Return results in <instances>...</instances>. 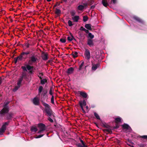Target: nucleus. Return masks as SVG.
<instances>
[{"label":"nucleus","mask_w":147,"mask_h":147,"mask_svg":"<svg viewBox=\"0 0 147 147\" xmlns=\"http://www.w3.org/2000/svg\"><path fill=\"white\" fill-rule=\"evenodd\" d=\"M122 126L124 128L127 129H128L129 128V127L128 125L125 123L122 125Z\"/></svg>","instance_id":"nucleus-32"},{"label":"nucleus","mask_w":147,"mask_h":147,"mask_svg":"<svg viewBox=\"0 0 147 147\" xmlns=\"http://www.w3.org/2000/svg\"><path fill=\"white\" fill-rule=\"evenodd\" d=\"M111 130H112L108 129V131H107V132H108L109 134H111L112 132Z\"/></svg>","instance_id":"nucleus-59"},{"label":"nucleus","mask_w":147,"mask_h":147,"mask_svg":"<svg viewBox=\"0 0 147 147\" xmlns=\"http://www.w3.org/2000/svg\"><path fill=\"white\" fill-rule=\"evenodd\" d=\"M43 131L42 130H41V129H40V130H39L38 131V134H41V133L42 131Z\"/></svg>","instance_id":"nucleus-60"},{"label":"nucleus","mask_w":147,"mask_h":147,"mask_svg":"<svg viewBox=\"0 0 147 147\" xmlns=\"http://www.w3.org/2000/svg\"><path fill=\"white\" fill-rule=\"evenodd\" d=\"M84 31H85L86 33H88L89 34V31L88 30H86V29H85V30H84Z\"/></svg>","instance_id":"nucleus-58"},{"label":"nucleus","mask_w":147,"mask_h":147,"mask_svg":"<svg viewBox=\"0 0 147 147\" xmlns=\"http://www.w3.org/2000/svg\"><path fill=\"white\" fill-rule=\"evenodd\" d=\"M38 56L34 54L31 55V56L29 57V60L28 61V63L30 65H32L33 63H37L38 60Z\"/></svg>","instance_id":"nucleus-2"},{"label":"nucleus","mask_w":147,"mask_h":147,"mask_svg":"<svg viewBox=\"0 0 147 147\" xmlns=\"http://www.w3.org/2000/svg\"><path fill=\"white\" fill-rule=\"evenodd\" d=\"M79 19V16H75L72 18V19L74 21L76 22H78Z\"/></svg>","instance_id":"nucleus-24"},{"label":"nucleus","mask_w":147,"mask_h":147,"mask_svg":"<svg viewBox=\"0 0 147 147\" xmlns=\"http://www.w3.org/2000/svg\"><path fill=\"white\" fill-rule=\"evenodd\" d=\"M106 124V123L105 122H102L101 123V125L103 127H105Z\"/></svg>","instance_id":"nucleus-50"},{"label":"nucleus","mask_w":147,"mask_h":147,"mask_svg":"<svg viewBox=\"0 0 147 147\" xmlns=\"http://www.w3.org/2000/svg\"><path fill=\"white\" fill-rule=\"evenodd\" d=\"M105 128H107L108 129L113 130V127L110 126L109 125L107 124V123L106 124Z\"/></svg>","instance_id":"nucleus-36"},{"label":"nucleus","mask_w":147,"mask_h":147,"mask_svg":"<svg viewBox=\"0 0 147 147\" xmlns=\"http://www.w3.org/2000/svg\"><path fill=\"white\" fill-rule=\"evenodd\" d=\"M55 13L58 16H59L61 13V11L59 9L56 8L55 9Z\"/></svg>","instance_id":"nucleus-28"},{"label":"nucleus","mask_w":147,"mask_h":147,"mask_svg":"<svg viewBox=\"0 0 147 147\" xmlns=\"http://www.w3.org/2000/svg\"><path fill=\"white\" fill-rule=\"evenodd\" d=\"M85 28H84L83 26H81L80 28V30H82V31H84V30H85Z\"/></svg>","instance_id":"nucleus-55"},{"label":"nucleus","mask_w":147,"mask_h":147,"mask_svg":"<svg viewBox=\"0 0 147 147\" xmlns=\"http://www.w3.org/2000/svg\"><path fill=\"white\" fill-rule=\"evenodd\" d=\"M30 130L32 132H36L38 130V129L36 127L32 126L31 127Z\"/></svg>","instance_id":"nucleus-27"},{"label":"nucleus","mask_w":147,"mask_h":147,"mask_svg":"<svg viewBox=\"0 0 147 147\" xmlns=\"http://www.w3.org/2000/svg\"><path fill=\"white\" fill-rule=\"evenodd\" d=\"M43 89V87L40 86L39 87L38 90V93H40L42 91Z\"/></svg>","instance_id":"nucleus-39"},{"label":"nucleus","mask_w":147,"mask_h":147,"mask_svg":"<svg viewBox=\"0 0 147 147\" xmlns=\"http://www.w3.org/2000/svg\"><path fill=\"white\" fill-rule=\"evenodd\" d=\"M133 19L138 22L139 23H141L142 24H144V21L140 18H139L138 17L136 16H134L133 17Z\"/></svg>","instance_id":"nucleus-9"},{"label":"nucleus","mask_w":147,"mask_h":147,"mask_svg":"<svg viewBox=\"0 0 147 147\" xmlns=\"http://www.w3.org/2000/svg\"><path fill=\"white\" fill-rule=\"evenodd\" d=\"M111 2H112L113 4H115L116 3V0H111Z\"/></svg>","instance_id":"nucleus-57"},{"label":"nucleus","mask_w":147,"mask_h":147,"mask_svg":"<svg viewBox=\"0 0 147 147\" xmlns=\"http://www.w3.org/2000/svg\"><path fill=\"white\" fill-rule=\"evenodd\" d=\"M31 65L28 63V64L25 65V66H22L21 68L24 71H27V70L28 71L34 68L33 66Z\"/></svg>","instance_id":"nucleus-3"},{"label":"nucleus","mask_w":147,"mask_h":147,"mask_svg":"<svg viewBox=\"0 0 147 147\" xmlns=\"http://www.w3.org/2000/svg\"><path fill=\"white\" fill-rule=\"evenodd\" d=\"M20 86H21L20 85H18L17 86H15L13 90V92H16L20 87Z\"/></svg>","instance_id":"nucleus-34"},{"label":"nucleus","mask_w":147,"mask_h":147,"mask_svg":"<svg viewBox=\"0 0 147 147\" xmlns=\"http://www.w3.org/2000/svg\"><path fill=\"white\" fill-rule=\"evenodd\" d=\"M48 54L43 52L42 53L41 57L42 59L44 61H46L48 59Z\"/></svg>","instance_id":"nucleus-11"},{"label":"nucleus","mask_w":147,"mask_h":147,"mask_svg":"<svg viewBox=\"0 0 147 147\" xmlns=\"http://www.w3.org/2000/svg\"><path fill=\"white\" fill-rule=\"evenodd\" d=\"M102 130L104 132H107V131H108V129H103Z\"/></svg>","instance_id":"nucleus-61"},{"label":"nucleus","mask_w":147,"mask_h":147,"mask_svg":"<svg viewBox=\"0 0 147 147\" xmlns=\"http://www.w3.org/2000/svg\"><path fill=\"white\" fill-rule=\"evenodd\" d=\"M79 104L80 105V104H81L82 107L86 105V102L85 100H84L83 101H80L79 102Z\"/></svg>","instance_id":"nucleus-26"},{"label":"nucleus","mask_w":147,"mask_h":147,"mask_svg":"<svg viewBox=\"0 0 147 147\" xmlns=\"http://www.w3.org/2000/svg\"><path fill=\"white\" fill-rule=\"evenodd\" d=\"M52 97L51 99V102L52 103L54 104V96L53 95H51Z\"/></svg>","instance_id":"nucleus-44"},{"label":"nucleus","mask_w":147,"mask_h":147,"mask_svg":"<svg viewBox=\"0 0 147 147\" xmlns=\"http://www.w3.org/2000/svg\"><path fill=\"white\" fill-rule=\"evenodd\" d=\"M38 127L40 129L43 131H45L46 129V127L45 125L42 123H39L38 124Z\"/></svg>","instance_id":"nucleus-8"},{"label":"nucleus","mask_w":147,"mask_h":147,"mask_svg":"<svg viewBox=\"0 0 147 147\" xmlns=\"http://www.w3.org/2000/svg\"><path fill=\"white\" fill-rule=\"evenodd\" d=\"M102 3L104 6L107 7L109 5V4L107 3V0H102Z\"/></svg>","instance_id":"nucleus-21"},{"label":"nucleus","mask_w":147,"mask_h":147,"mask_svg":"<svg viewBox=\"0 0 147 147\" xmlns=\"http://www.w3.org/2000/svg\"><path fill=\"white\" fill-rule=\"evenodd\" d=\"M28 73L31 74H33V73L34 72V71L33 70V69H31V70H28Z\"/></svg>","instance_id":"nucleus-51"},{"label":"nucleus","mask_w":147,"mask_h":147,"mask_svg":"<svg viewBox=\"0 0 147 147\" xmlns=\"http://www.w3.org/2000/svg\"><path fill=\"white\" fill-rule=\"evenodd\" d=\"M9 121L5 122L4 124L5 126H6L8 125L9 123Z\"/></svg>","instance_id":"nucleus-56"},{"label":"nucleus","mask_w":147,"mask_h":147,"mask_svg":"<svg viewBox=\"0 0 147 147\" xmlns=\"http://www.w3.org/2000/svg\"><path fill=\"white\" fill-rule=\"evenodd\" d=\"M18 59H17V57H15L14 59V61L15 63L16 64L17 63L18 60Z\"/></svg>","instance_id":"nucleus-53"},{"label":"nucleus","mask_w":147,"mask_h":147,"mask_svg":"<svg viewBox=\"0 0 147 147\" xmlns=\"http://www.w3.org/2000/svg\"><path fill=\"white\" fill-rule=\"evenodd\" d=\"M84 64V61H83L79 66V67L78 71H79L81 70L82 69V67L83 66Z\"/></svg>","instance_id":"nucleus-30"},{"label":"nucleus","mask_w":147,"mask_h":147,"mask_svg":"<svg viewBox=\"0 0 147 147\" xmlns=\"http://www.w3.org/2000/svg\"><path fill=\"white\" fill-rule=\"evenodd\" d=\"M22 53L24 55H27L30 54L31 53L30 51H27L25 52H22Z\"/></svg>","instance_id":"nucleus-41"},{"label":"nucleus","mask_w":147,"mask_h":147,"mask_svg":"<svg viewBox=\"0 0 147 147\" xmlns=\"http://www.w3.org/2000/svg\"><path fill=\"white\" fill-rule=\"evenodd\" d=\"M23 78H21L20 76L18 80V81L17 83V85H20L21 86V84L22 83V82L23 80Z\"/></svg>","instance_id":"nucleus-25"},{"label":"nucleus","mask_w":147,"mask_h":147,"mask_svg":"<svg viewBox=\"0 0 147 147\" xmlns=\"http://www.w3.org/2000/svg\"><path fill=\"white\" fill-rule=\"evenodd\" d=\"M44 135V134L39 135L37 137H36V138H41V137H42Z\"/></svg>","instance_id":"nucleus-52"},{"label":"nucleus","mask_w":147,"mask_h":147,"mask_svg":"<svg viewBox=\"0 0 147 147\" xmlns=\"http://www.w3.org/2000/svg\"><path fill=\"white\" fill-rule=\"evenodd\" d=\"M74 70V69L73 67H70L67 69V73L68 75H70L73 73Z\"/></svg>","instance_id":"nucleus-14"},{"label":"nucleus","mask_w":147,"mask_h":147,"mask_svg":"<svg viewBox=\"0 0 147 147\" xmlns=\"http://www.w3.org/2000/svg\"><path fill=\"white\" fill-rule=\"evenodd\" d=\"M140 138H142L144 139H147V135H144L142 136H140Z\"/></svg>","instance_id":"nucleus-47"},{"label":"nucleus","mask_w":147,"mask_h":147,"mask_svg":"<svg viewBox=\"0 0 147 147\" xmlns=\"http://www.w3.org/2000/svg\"><path fill=\"white\" fill-rule=\"evenodd\" d=\"M94 115L97 119L100 120V118L99 115L96 112H94Z\"/></svg>","instance_id":"nucleus-38"},{"label":"nucleus","mask_w":147,"mask_h":147,"mask_svg":"<svg viewBox=\"0 0 147 147\" xmlns=\"http://www.w3.org/2000/svg\"><path fill=\"white\" fill-rule=\"evenodd\" d=\"M80 92V94L81 96L83 97L84 98H86L87 96V94L84 92Z\"/></svg>","instance_id":"nucleus-22"},{"label":"nucleus","mask_w":147,"mask_h":147,"mask_svg":"<svg viewBox=\"0 0 147 147\" xmlns=\"http://www.w3.org/2000/svg\"><path fill=\"white\" fill-rule=\"evenodd\" d=\"M9 103L10 102L9 101L5 102L4 103V104L3 105V107H9L8 105Z\"/></svg>","instance_id":"nucleus-33"},{"label":"nucleus","mask_w":147,"mask_h":147,"mask_svg":"<svg viewBox=\"0 0 147 147\" xmlns=\"http://www.w3.org/2000/svg\"><path fill=\"white\" fill-rule=\"evenodd\" d=\"M99 66V64L98 63L95 65H92V69L93 70H95Z\"/></svg>","instance_id":"nucleus-18"},{"label":"nucleus","mask_w":147,"mask_h":147,"mask_svg":"<svg viewBox=\"0 0 147 147\" xmlns=\"http://www.w3.org/2000/svg\"><path fill=\"white\" fill-rule=\"evenodd\" d=\"M94 123L97 127H98V125L96 123L94 122Z\"/></svg>","instance_id":"nucleus-64"},{"label":"nucleus","mask_w":147,"mask_h":147,"mask_svg":"<svg viewBox=\"0 0 147 147\" xmlns=\"http://www.w3.org/2000/svg\"><path fill=\"white\" fill-rule=\"evenodd\" d=\"M54 91V89L53 86H51L50 87V89L49 92V94L51 95H52L53 94V92Z\"/></svg>","instance_id":"nucleus-29"},{"label":"nucleus","mask_w":147,"mask_h":147,"mask_svg":"<svg viewBox=\"0 0 147 147\" xmlns=\"http://www.w3.org/2000/svg\"><path fill=\"white\" fill-rule=\"evenodd\" d=\"M6 126L4 124L3 125L1 128L0 129V131H1V134L4 132L6 129Z\"/></svg>","instance_id":"nucleus-23"},{"label":"nucleus","mask_w":147,"mask_h":147,"mask_svg":"<svg viewBox=\"0 0 147 147\" xmlns=\"http://www.w3.org/2000/svg\"><path fill=\"white\" fill-rule=\"evenodd\" d=\"M80 140L82 145L80 143H78L77 144V146L78 147H87V146L85 144V143L80 138Z\"/></svg>","instance_id":"nucleus-10"},{"label":"nucleus","mask_w":147,"mask_h":147,"mask_svg":"<svg viewBox=\"0 0 147 147\" xmlns=\"http://www.w3.org/2000/svg\"><path fill=\"white\" fill-rule=\"evenodd\" d=\"M119 125L117 124H116L115 126L113 127V129H118L119 128Z\"/></svg>","instance_id":"nucleus-46"},{"label":"nucleus","mask_w":147,"mask_h":147,"mask_svg":"<svg viewBox=\"0 0 147 147\" xmlns=\"http://www.w3.org/2000/svg\"><path fill=\"white\" fill-rule=\"evenodd\" d=\"M33 102L34 104L36 105H38L39 104V101L36 97H35L33 99Z\"/></svg>","instance_id":"nucleus-12"},{"label":"nucleus","mask_w":147,"mask_h":147,"mask_svg":"<svg viewBox=\"0 0 147 147\" xmlns=\"http://www.w3.org/2000/svg\"><path fill=\"white\" fill-rule=\"evenodd\" d=\"M74 58H76L77 57L78 55V53L76 51L74 52Z\"/></svg>","instance_id":"nucleus-43"},{"label":"nucleus","mask_w":147,"mask_h":147,"mask_svg":"<svg viewBox=\"0 0 147 147\" xmlns=\"http://www.w3.org/2000/svg\"><path fill=\"white\" fill-rule=\"evenodd\" d=\"M88 19V17L86 16H84L83 17V21L84 22H86L87 21Z\"/></svg>","instance_id":"nucleus-40"},{"label":"nucleus","mask_w":147,"mask_h":147,"mask_svg":"<svg viewBox=\"0 0 147 147\" xmlns=\"http://www.w3.org/2000/svg\"><path fill=\"white\" fill-rule=\"evenodd\" d=\"M87 44L90 47L94 46L93 40L91 39L88 38L87 41Z\"/></svg>","instance_id":"nucleus-7"},{"label":"nucleus","mask_w":147,"mask_h":147,"mask_svg":"<svg viewBox=\"0 0 147 147\" xmlns=\"http://www.w3.org/2000/svg\"><path fill=\"white\" fill-rule=\"evenodd\" d=\"M9 111V107H3V108L0 111V113L1 115H4L7 113Z\"/></svg>","instance_id":"nucleus-5"},{"label":"nucleus","mask_w":147,"mask_h":147,"mask_svg":"<svg viewBox=\"0 0 147 147\" xmlns=\"http://www.w3.org/2000/svg\"><path fill=\"white\" fill-rule=\"evenodd\" d=\"M84 55L85 58L89 60L90 58V54L89 50L87 49H85Z\"/></svg>","instance_id":"nucleus-4"},{"label":"nucleus","mask_w":147,"mask_h":147,"mask_svg":"<svg viewBox=\"0 0 147 147\" xmlns=\"http://www.w3.org/2000/svg\"><path fill=\"white\" fill-rule=\"evenodd\" d=\"M94 37V35L92 34L91 33H89L88 34V38H90V39H92Z\"/></svg>","instance_id":"nucleus-31"},{"label":"nucleus","mask_w":147,"mask_h":147,"mask_svg":"<svg viewBox=\"0 0 147 147\" xmlns=\"http://www.w3.org/2000/svg\"><path fill=\"white\" fill-rule=\"evenodd\" d=\"M39 75H40V76H42L43 75V74L42 73H39Z\"/></svg>","instance_id":"nucleus-62"},{"label":"nucleus","mask_w":147,"mask_h":147,"mask_svg":"<svg viewBox=\"0 0 147 147\" xmlns=\"http://www.w3.org/2000/svg\"><path fill=\"white\" fill-rule=\"evenodd\" d=\"M30 46V44L28 43H27L25 44V46L27 48H29Z\"/></svg>","instance_id":"nucleus-54"},{"label":"nucleus","mask_w":147,"mask_h":147,"mask_svg":"<svg viewBox=\"0 0 147 147\" xmlns=\"http://www.w3.org/2000/svg\"><path fill=\"white\" fill-rule=\"evenodd\" d=\"M71 14L72 16H74L75 15L76 13L74 11H72L71 12Z\"/></svg>","instance_id":"nucleus-48"},{"label":"nucleus","mask_w":147,"mask_h":147,"mask_svg":"<svg viewBox=\"0 0 147 147\" xmlns=\"http://www.w3.org/2000/svg\"><path fill=\"white\" fill-rule=\"evenodd\" d=\"M41 102L42 104L45 107V109L43 111V112H45L47 116H49L47 118L48 120L50 122L53 123V121L51 118L50 117L52 116L54 117V114L55 113L51 109V107L49 104L45 102L42 100L41 101Z\"/></svg>","instance_id":"nucleus-1"},{"label":"nucleus","mask_w":147,"mask_h":147,"mask_svg":"<svg viewBox=\"0 0 147 147\" xmlns=\"http://www.w3.org/2000/svg\"><path fill=\"white\" fill-rule=\"evenodd\" d=\"M80 107H81V109L82 110V112L83 113H86L85 112V111L84 110V109L83 108V107H82V106L81 104H80Z\"/></svg>","instance_id":"nucleus-49"},{"label":"nucleus","mask_w":147,"mask_h":147,"mask_svg":"<svg viewBox=\"0 0 147 147\" xmlns=\"http://www.w3.org/2000/svg\"><path fill=\"white\" fill-rule=\"evenodd\" d=\"M115 122L116 123H119L121 122V119L119 117H117L115 119Z\"/></svg>","instance_id":"nucleus-37"},{"label":"nucleus","mask_w":147,"mask_h":147,"mask_svg":"<svg viewBox=\"0 0 147 147\" xmlns=\"http://www.w3.org/2000/svg\"><path fill=\"white\" fill-rule=\"evenodd\" d=\"M2 82V79L0 77V84H1Z\"/></svg>","instance_id":"nucleus-63"},{"label":"nucleus","mask_w":147,"mask_h":147,"mask_svg":"<svg viewBox=\"0 0 147 147\" xmlns=\"http://www.w3.org/2000/svg\"><path fill=\"white\" fill-rule=\"evenodd\" d=\"M47 82V80L46 79H43L42 80H40V83L42 85H43L45 84V83H46Z\"/></svg>","instance_id":"nucleus-35"},{"label":"nucleus","mask_w":147,"mask_h":147,"mask_svg":"<svg viewBox=\"0 0 147 147\" xmlns=\"http://www.w3.org/2000/svg\"><path fill=\"white\" fill-rule=\"evenodd\" d=\"M68 24L69 26H71L73 25L72 22L70 20H69L68 22Z\"/></svg>","instance_id":"nucleus-42"},{"label":"nucleus","mask_w":147,"mask_h":147,"mask_svg":"<svg viewBox=\"0 0 147 147\" xmlns=\"http://www.w3.org/2000/svg\"><path fill=\"white\" fill-rule=\"evenodd\" d=\"M47 89H44L42 95V98L44 100L46 99V100H47L48 98V96L46 95L47 93Z\"/></svg>","instance_id":"nucleus-6"},{"label":"nucleus","mask_w":147,"mask_h":147,"mask_svg":"<svg viewBox=\"0 0 147 147\" xmlns=\"http://www.w3.org/2000/svg\"><path fill=\"white\" fill-rule=\"evenodd\" d=\"M18 59V60L21 61L23 59H26V57H24V55L22 53H21L19 56L16 57Z\"/></svg>","instance_id":"nucleus-13"},{"label":"nucleus","mask_w":147,"mask_h":147,"mask_svg":"<svg viewBox=\"0 0 147 147\" xmlns=\"http://www.w3.org/2000/svg\"><path fill=\"white\" fill-rule=\"evenodd\" d=\"M13 114L12 113H8L6 116V119L7 120H10L12 118Z\"/></svg>","instance_id":"nucleus-16"},{"label":"nucleus","mask_w":147,"mask_h":147,"mask_svg":"<svg viewBox=\"0 0 147 147\" xmlns=\"http://www.w3.org/2000/svg\"><path fill=\"white\" fill-rule=\"evenodd\" d=\"M92 25L90 24H86L85 25V27L88 30H92L91 28Z\"/></svg>","instance_id":"nucleus-20"},{"label":"nucleus","mask_w":147,"mask_h":147,"mask_svg":"<svg viewBox=\"0 0 147 147\" xmlns=\"http://www.w3.org/2000/svg\"><path fill=\"white\" fill-rule=\"evenodd\" d=\"M60 41L62 43H65L66 41V39L65 38H61L60 39Z\"/></svg>","instance_id":"nucleus-45"},{"label":"nucleus","mask_w":147,"mask_h":147,"mask_svg":"<svg viewBox=\"0 0 147 147\" xmlns=\"http://www.w3.org/2000/svg\"><path fill=\"white\" fill-rule=\"evenodd\" d=\"M70 35L71 36H68L67 37V40L69 41H72L73 40H76L74 38V36L72 35V34L71 33H70Z\"/></svg>","instance_id":"nucleus-19"},{"label":"nucleus","mask_w":147,"mask_h":147,"mask_svg":"<svg viewBox=\"0 0 147 147\" xmlns=\"http://www.w3.org/2000/svg\"><path fill=\"white\" fill-rule=\"evenodd\" d=\"M84 5H79L77 7V9L79 10L83 11L85 7V6L86 5L85 4H84Z\"/></svg>","instance_id":"nucleus-15"},{"label":"nucleus","mask_w":147,"mask_h":147,"mask_svg":"<svg viewBox=\"0 0 147 147\" xmlns=\"http://www.w3.org/2000/svg\"><path fill=\"white\" fill-rule=\"evenodd\" d=\"M20 76L25 80L27 78V74L26 72H22L21 76Z\"/></svg>","instance_id":"nucleus-17"}]
</instances>
